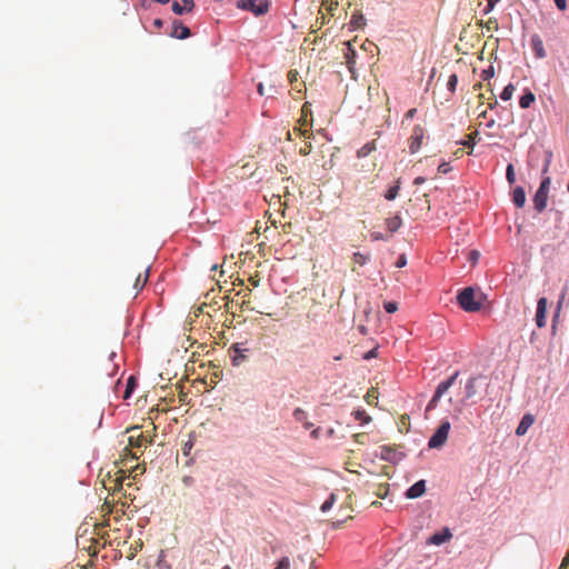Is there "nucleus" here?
I'll return each instance as SVG.
<instances>
[{"label":"nucleus","mask_w":569,"mask_h":569,"mask_svg":"<svg viewBox=\"0 0 569 569\" xmlns=\"http://www.w3.org/2000/svg\"><path fill=\"white\" fill-rule=\"evenodd\" d=\"M169 34L177 39H187L190 36V29L183 26L180 21L173 20Z\"/></svg>","instance_id":"obj_9"},{"label":"nucleus","mask_w":569,"mask_h":569,"mask_svg":"<svg viewBox=\"0 0 569 569\" xmlns=\"http://www.w3.org/2000/svg\"><path fill=\"white\" fill-rule=\"evenodd\" d=\"M450 538L451 533L449 532V530H446L443 533H435L433 536H431L430 542L439 546L449 540Z\"/></svg>","instance_id":"obj_22"},{"label":"nucleus","mask_w":569,"mask_h":569,"mask_svg":"<svg viewBox=\"0 0 569 569\" xmlns=\"http://www.w3.org/2000/svg\"><path fill=\"white\" fill-rule=\"evenodd\" d=\"M536 100V96L531 91H527L525 94L520 97L519 106L522 109L529 108Z\"/></svg>","instance_id":"obj_20"},{"label":"nucleus","mask_w":569,"mask_h":569,"mask_svg":"<svg viewBox=\"0 0 569 569\" xmlns=\"http://www.w3.org/2000/svg\"><path fill=\"white\" fill-rule=\"evenodd\" d=\"M512 201L517 208H522L526 203V192L522 187H516L512 192Z\"/></svg>","instance_id":"obj_17"},{"label":"nucleus","mask_w":569,"mask_h":569,"mask_svg":"<svg viewBox=\"0 0 569 569\" xmlns=\"http://www.w3.org/2000/svg\"><path fill=\"white\" fill-rule=\"evenodd\" d=\"M246 297L247 293H242V290H240L227 302V310L232 316V321L236 320L234 327L244 323L247 320L246 312L249 307Z\"/></svg>","instance_id":"obj_1"},{"label":"nucleus","mask_w":569,"mask_h":569,"mask_svg":"<svg viewBox=\"0 0 569 569\" xmlns=\"http://www.w3.org/2000/svg\"><path fill=\"white\" fill-rule=\"evenodd\" d=\"M336 500H337L336 495L331 493L329 496V498L322 503V506L320 508L321 511L322 512L329 511L332 508V506L335 505Z\"/></svg>","instance_id":"obj_29"},{"label":"nucleus","mask_w":569,"mask_h":569,"mask_svg":"<svg viewBox=\"0 0 569 569\" xmlns=\"http://www.w3.org/2000/svg\"><path fill=\"white\" fill-rule=\"evenodd\" d=\"M352 415L355 419L361 423H368L371 420L370 416H368L365 410H356Z\"/></svg>","instance_id":"obj_28"},{"label":"nucleus","mask_w":569,"mask_h":569,"mask_svg":"<svg viewBox=\"0 0 569 569\" xmlns=\"http://www.w3.org/2000/svg\"><path fill=\"white\" fill-rule=\"evenodd\" d=\"M533 423V417L531 415H526L523 416V418L521 419L520 423L518 425L517 429H516V435L517 436H523L528 428Z\"/></svg>","instance_id":"obj_18"},{"label":"nucleus","mask_w":569,"mask_h":569,"mask_svg":"<svg viewBox=\"0 0 569 569\" xmlns=\"http://www.w3.org/2000/svg\"><path fill=\"white\" fill-rule=\"evenodd\" d=\"M493 73H495V72H493V68H492V67H489L488 69H486V70H483V71H482L481 77H482V79H483V80H488V79H490L491 77H493Z\"/></svg>","instance_id":"obj_38"},{"label":"nucleus","mask_w":569,"mask_h":569,"mask_svg":"<svg viewBox=\"0 0 569 569\" xmlns=\"http://www.w3.org/2000/svg\"><path fill=\"white\" fill-rule=\"evenodd\" d=\"M371 236L375 240H385V237L379 232H373Z\"/></svg>","instance_id":"obj_48"},{"label":"nucleus","mask_w":569,"mask_h":569,"mask_svg":"<svg viewBox=\"0 0 569 569\" xmlns=\"http://www.w3.org/2000/svg\"><path fill=\"white\" fill-rule=\"evenodd\" d=\"M377 356H378V350H377V348H373V349H371L370 351H368V352L363 356V358H365L366 360H369V359L376 358Z\"/></svg>","instance_id":"obj_41"},{"label":"nucleus","mask_w":569,"mask_h":569,"mask_svg":"<svg viewBox=\"0 0 569 569\" xmlns=\"http://www.w3.org/2000/svg\"><path fill=\"white\" fill-rule=\"evenodd\" d=\"M401 224H402V220H401L400 216H398V214H397V216H395V217L388 218V219L386 220L387 229H388L391 233H393V232L398 231V230H399V228L401 227Z\"/></svg>","instance_id":"obj_19"},{"label":"nucleus","mask_w":569,"mask_h":569,"mask_svg":"<svg viewBox=\"0 0 569 569\" xmlns=\"http://www.w3.org/2000/svg\"><path fill=\"white\" fill-rule=\"evenodd\" d=\"M481 377H471L465 386V399H471L478 393L477 382Z\"/></svg>","instance_id":"obj_15"},{"label":"nucleus","mask_w":569,"mask_h":569,"mask_svg":"<svg viewBox=\"0 0 569 569\" xmlns=\"http://www.w3.org/2000/svg\"><path fill=\"white\" fill-rule=\"evenodd\" d=\"M478 134H479L478 131L471 132L470 134L467 136V139L465 141H462L461 143L463 146L472 149L476 144V139H477Z\"/></svg>","instance_id":"obj_30"},{"label":"nucleus","mask_w":569,"mask_h":569,"mask_svg":"<svg viewBox=\"0 0 569 569\" xmlns=\"http://www.w3.org/2000/svg\"><path fill=\"white\" fill-rule=\"evenodd\" d=\"M457 83H458V77H457V74L453 73L449 77L447 87L451 92H455Z\"/></svg>","instance_id":"obj_34"},{"label":"nucleus","mask_w":569,"mask_h":569,"mask_svg":"<svg viewBox=\"0 0 569 569\" xmlns=\"http://www.w3.org/2000/svg\"><path fill=\"white\" fill-rule=\"evenodd\" d=\"M293 417L298 422H303L307 419L308 415L303 409L296 408L293 411Z\"/></svg>","instance_id":"obj_32"},{"label":"nucleus","mask_w":569,"mask_h":569,"mask_svg":"<svg viewBox=\"0 0 569 569\" xmlns=\"http://www.w3.org/2000/svg\"><path fill=\"white\" fill-rule=\"evenodd\" d=\"M257 89H258L259 94H261V96H263V94H264L262 83H259V84H258V87H257Z\"/></svg>","instance_id":"obj_54"},{"label":"nucleus","mask_w":569,"mask_h":569,"mask_svg":"<svg viewBox=\"0 0 569 569\" xmlns=\"http://www.w3.org/2000/svg\"><path fill=\"white\" fill-rule=\"evenodd\" d=\"M559 315L557 313L552 319V330H556V320L558 319Z\"/></svg>","instance_id":"obj_56"},{"label":"nucleus","mask_w":569,"mask_h":569,"mask_svg":"<svg viewBox=\"0 0 569 569\" xmlns=\"http://www.w3.org/2000/svg\"><path fill=\"white\" fill-rule=\"evenodd\" d=\"M162 569H170V567L168 565H166V566H162Z\"/></svg>","instance_id":"obj_64"},{"label":"nucleus","mask_w":569,"mask_h":569,"mask_svg":"<svg viewBox=\"0 0 569 569\" xmlns=\"http://www.w3.org/2000/svg\"><path fill=\"white\" fill-rule=\"evenodd\" d=\"M271 0H251V13L263 16L269 12Z\"/></svg>","instance_id":"obj_10"},{"label":"nucleus","mask_w":569,"mask_h":569,"mask_svg":"<svg viewBox=\"0 0 569 569\" xmlns=\"http://www.w3.org/2000/svg\"><path fill=\"white\" fill-rule=\"evenodd\" d=\"M506 178L509 183H513L516 181V174H515V169H513L512 164H508L507 170H506Z\"/></svg>","instance_id":"obj_33"},{"label":"nucleus","mask_w":569,"mask_h":569,"mask_svg":"<svg viewBox=\"0 0 569 569\" xmlns=\"http://www.w3.org/2000/svg\"><path fill=\"white\" fill-rule=\"evenodd\" d=\"M194 2H172V11L176 14L189 13L193 10Z\"/></svg>","instance_id":"obj_16"},{"label":"nucleus","mask_w":569,"mask_h":569,"mask_svg":"<svg viewBox=\"0 0 569 569\" xmlns=\"http://www.w3.org/2000/svg\"><path fill=\"white\" fill-rule=\"evenodd\" d=\"M236 280L239 281V284L243 286V283H244L243 279L237 278Z\"/></svg>","instance_id":"obj_61"},{"label":"nucleus","mask_w":569,"mask_h":569,"mask_svg":"<svg viewBox=\"0 0 569 569\" xmlns=\"http://www.w3.org/2000/svg\"><path fill=\"white\" fill-rule=\"evenodd\" d=\"M311 436L317 439L319 437V429L312 430Z\"/></svg>","instance_id":"obj_55"},{"label":"nucleus","mask_w":569,"mask_h":569,"mask_svg":"<svg viewBox=\"0 0 569 569\" xmlns=\"http://www.w3.org/2000/svg\"><path fill=\"white\" fill-rule=\"evenodd\" d=\"M312 146L310 142H306L303 147L300 148L299 153L301 156H307L311 152Z\"/></svg>","instance_id":"obj_37"},{"label":"nucleus","mask_w":569,"mask_h":569,"mask_svg":"<svg viewBox=\"0 0 569 569\" xmlns=\"http://www.w3.org/2000/svg\"><path fill=\"white\" fill-rule=\"evenodd\" d=\"M132 435L129 437V445L134 448L142 447L146 442L151 443V440L147 441L139 427H133L131 430Z\"/></svg>","instance_id":"obj_11"},{"label":"nucleus","mask_w":569,"mask_h":569,"mask_svg":"<svg viewBox=\"0 0 569 569\" xmlns=\"http://www.w3.org/2000/svg\"><path fill=\"white\" fill-rule=\"evenodd\" d=\"M251 287H257L258 282L253 279V277L250 278Z\"/></svg>","instance_id":"obj_57"},{"label":"nucleus","mask_w":569,"mask_h":569,"mask_svg":"<svg viewBox=\"0 0 569 569\" xmlns=\"http://www.w3.org/2000/svg\"><path fill=\"white\" fill-rule=\"evenodd\" d=\"M190 480H191V479H190L189 477H186V478L183 479V482L188 485V483L190 482Z\"/></svg>","instance_id":"obj_60"},{"label":"nucleus","mask_w":569,"mask_h":569,"mask_svg":"<svg viewBox=\"0 0 569 569\" xmlns=\"http://www.w3.org/2000/svg\"><path fill=\"white\" fill-rule=\"evenodd\" d=\"M426 182V178L423 177H417L415 180H413V184L416 186H419V184H422Z\"/></svg>","instance_id":"obj_46"},{"label":"nucleus","mask_w":569,"mask_h":569,"mask_svg":"<svg viewBox=\"0 0 569 569\" xmlns=\"http://www.w3.org/2000/svg\"><path fill=\"white\" fill-rule=\"evenodd\" d=\"M162 24H163V21H162L161 19H156V20L153 21V26H154L156 28H161V27H162Z\"/></svg>","instance_id":"obj_50"},{"label":"nucleus","mask_w":569,"mask_h":569,"mask_svg":"<svg viewBox=\"0 0 569 569\" xmlns=\"http://www.w3.org/2000/svg\"><path fill=\"white\" fill-rule=\"evenodd\" d=\"M352 260L358 266H365L367 263V261H368V257L362 254L361 252H355L353 257H352Z\"/></svg>","instance_id":"obj_31"},{"label":"nucleus","mask_w":569,"mask_h":569,"mask_svg":"<svg viewBox=\"0 0 569 569\" xmlns=\"http://www.w3.org/2000/svg\"><path fill=\"white\" fill-rule=\"evenodd\" d=\"M416 113H417L416 108L409 109L405 114L402 123H405L406 120H411L416 116Z\"/></svg>","instance_id":"obj_39"},{"label":"nucleus","mask_w":569,"mask_h":569,"mask_svg":"<svg viewBox=\"0 0 569 569\" xmlns=\"http://www.w3.org/2000/svg\"><path fill=\"white\" fill-rule=\"evenodd\" d=\"M302 423L306 429H310L312 427V423L309 422L307 419Z\"/></svg>","instance_id":"obj_53"},{"label":"nucleus","mask_w":569,"mask_h":569,"mask_svg":"<svg viewBox=\"0 0 569 569\" xmlns=\"http://www.w3.org/2000/svg\"><path fill=\"white\" fill-rule=\"evenodd\" d=\"M247 342H236L232 343L228 349V356L231 362V366L237 368L247 362L248 359Z\"/></svg>","instance_id":"obj_3"},{"label":"nucleus","mask_w":569,"mask_h":569,"mask_svg":"<svg viewBox=\"0 0 569 569\" xmlns=\"http://www.w3.org/2000/svg\"><path fill=\"white\" fill-rule=\"evenodd\" d=\"M496 106H497V100H496V99H493V102H490V103H489V107L492 109V108H495Z\"/></svg>","instance_id":"obj_58"},{"label":"nucleus","mask_w":569,"mask_h":569,"mask_svg":"<svg viewBox=\"0 0 569 569\" xmlns=\"http://www.w3.org/2000/svg\"><path fill=\"white\" fill-rule=\"evenodd\" d=\"M407 264V258L405 254H400L397 262H396V267L397 268H402Z\"/></svg>","instance_id":"obj_40"},{"label":"nucleus","mask_w":569,"mask_h":569,"mask_svg":"<svg viewBox=\"0 0 569 569\" xmlns=\"http://www.w3.org/2000/svg\"><path fill=\"white\" fill-rule=\"evenodd\" d=\"M457 300L459 306L467 312H476L481 308V302L475 300V290L471 287L462 289L458 293Z\"/></svg>","instance_id":"obj_2"},{"label":"nucleus","mask_w":569,"mask_h":569,"mask_svg":"<svg viewBox=\"0 0 569 569\" xmlns=\"http://www.w3.org/2000/svg\"><path fill=\"white\" fill-rule=\"evenodd\" d=\"M513 92H515V86L512 83H509L508 86H506L503 88L502 92L500 93V98L503 101H508L512 98Z\"/></svg>","instance_id":"obj_26"},{"label":"nucleus","mask_w":569,"mask_h":569,"mask_svg":"<svg viewBox=\"0 0 569 569\" xmlns=\"http://www.w3.org/2000/svg\"><path fill=\"white\" fill-rule=\"evenodd\" d=\"M555 3L559 10H565L567 8L566 0H555Z\"/></svg>","instance_id":"obj_44"},{"label":"nucleus","mask_w":569,"mask_h":569,"mask_svg":"<svg viewBox=\"0 0 569 569\" xmlns=\"http://www.w3.org/2000/svg\"><path fill=\"white\" fill-rule=\"evenodd\" d=\"M375 150H376V141H370L368 143H366L365 146H362L357 151V156H358V158H365V157L369 156Z\"/></svg>","instance_id":"obj_21"},{"label":"nucleus","mask_w":569,"mask_h":569,"mask_svg":"<svg viewBox=\"0 0 569 569\" xmlns=\"http://www.w3.org/2000/svg\"><path fill=\"white\" fill-rule=\"evenodd\" d=\"M569 565V551L568 555L562 559L559 569H567Z\"/></svg>","instance_id":"obj_45"},{"label":"nucleus","mask_w":569,"mask_h":569,"mask_svg":"<svg viewBox=\"0 0 569 569\" xmlns=\"http://www.w3.org/2000/svg\"><path fill=\"white\" fill-rule=\"evenodd\" d=\"M371 505H372V506H379V505H380V502H379V501H373Z\"/></svg>","instance_id":"obj_63"},{"label":"nucleus","mask_w":569,"mask_h":569,"mask_svg":"<svg viewBox=\"0 0 569 569\" xmlns=\"http://www.w3.org/2000/svg\"><path fill=\"white\" fill-rule=\"evenodd\" d=\"M124 479H126V477H124V476H121V477L117 478V479H116L117 485H118L119 487H121V486H122V482H123V480H124Z\"/></svg>","instance_id":"obj_51"},{"label":"nucleus","mask_w":569,"mask_h":569,"mask_svg":"<svg viewBox=\"0 0 569 569\" xmlns=\"http://www.w3.org/2000/svg\"><path fill=\"white\" fill-rule=\"evenodd\" d=\"M399 183H400V181L398 180V181H397V183H396L395 186L390 187V188L387 190V192H386V194H385V198H386L387 200L391 201V200H395V199L397 198V196H398V193H399V189H400V184H399Z\"/></svg>","instance_id":"obj_24"},{"label":"nucleus","mask_w":569,"mask_h":569,"mask_svg":"<svg viewBox=\"0 0 569 569\" xmlns=\"http://www.w3.org/2000/svg\"><path fill=\"white\" fill-rule=\"evenodd\" d=\"M549 164H550V159L548 158L545 163L543 170H542L543 173H546L548 171Z\"/></svg>","instance_id":"obj_52"},{"label":"nucleus","mask_w":569,"mask_h":569,"mask_svg":"<svg viewBox=\"0 0 569 569\" xmlns=\"http://www.w3.org/2000/svg\"><path fill=\"white\" fill-rule=\"evenodd\" d=\"M136 387H137V379L133 376H130L127 380L123 399H129Z\"/></svg>","instance_id":"obj_23"},{"label":"nucleus","mask_w":569,"mask_h":569,"mask_svg":"<svg viewBox=\"0 0 569 569\" xmlns=\"http://www.w3.org/2000/svg\"><path fill=\"white\" fill-rule=\"evenodd\" d=\"M238 7L242 10H249V2H238Z\"/></svg>","instance_id":"obj_49"},{"label":"nucleus","mask_w":569,"mask_h":569,"mask_svg":"<svg viewBox=\"0 0 569 569\" xmlns=\"http://www.w3.org/2000/svg\"><path fill=\"white\" fill-rule=\"evenodd\" d=\"M450 431V422L442 421L432 437L429 439L428 446L429 448H440L445 445L448 439V435Z\"/></svg>","instance_id":"obj_6"},{"label":"nucleus","mask_w":569,"mask_h":569,"mask_svg":"<svg viewBox=\"0 0 569 569\" xmlns=\"http://www.w3.org/2000/svg\"><path fill=\"white\" fill-rule=\"evenodd\" d=\"M274 569H290V559L288 557L281 558Z\"/></svg>","instance_id":"obj_35"},{"label":"nucleus","mask_w":569,"mask_h":569,"mask_svg":"<svg viewBox=\"0 0 569 569\" xmlns=\"http://www.w3.org/2000/svg\"><path fill=\"white\" fill-rule=\"evenodd\" d=\"M498 1L499 0H487V7H486L485 12L488 13L489 11H491Z\"/></svg>","instance_id":"obj_43"},{"label":"nucleus","mask_w":569,"mask_h":569,"mask_svg":"<svg viewBox=\"0 0 569 569\" xmlns=\"http://www.w3.org/2000/svg\"><path fill=\"white\" fill-rule=\"evenodd\" d=\"M423 137L425 129L419 124L415 126L409 138V150L411 153L418 152V150L421 148Z\"/></svg>","instance_id":"obj_7"},{"label":"nucleus","mask_w":569,"mask_h":569,"mask_svg":"<svg viewBox=\"0 0 569 569\" xmlns=\"http://www.w3.org/2000/svg\"><path fill=\"white\" fill-rule=\"evenodd\" d=\"M548 300L542 297L537 302V311L535 321L538 328H543L546 326V313H547Z\"/></svg>","instance_id":"obj_8"},{"label":"nucleus","mask_w":569,"mask_h":569,"mask_svg":"<svg viewBox=\"0 0 569 569\" xmlns=\"http://www.w3.org/2000/svg\"><path fill=\"white\" fill-rule=\"evenodd\" d=\"M352 23L356 24V26H359V20L358 19L356 20L355 17H353L352 18Z\"/></svg>","instance_id":"obj_59"},{"label":"nucleus","mask_w":569,"mask_h":569,"mask_svg":"<svg viewBox=\"0 0 569 569\" xmlns=\"http://www.w3.org/2000/svg\"><path fill=\"white\" fill-rule=\"evenodd\" d=\"M426 492V481L419 480L413 483L406 492V497L409 499H416L421 497Z\"/></svg>","instance_id":"obj_13"},{"label":"nucleus","mask_w":569,"mask_h":569,"mask_svg":"<svg viewBox=\"0 0 569 569\" xmlns=\"http://www.w3.org/2000/svg\"><path fill=\"white\" fill-rule=\"evenodd\" d=\"M299 73L297 70H290L288 72V80L291 84V89L297 91L298 93H302L306 89V84L303 81H299Z\"/></svg>","instance_id":"obj_14"},{"label":"nucleus","mask_w":569,"mask_h":569,"mask_svg":"<svg viewBox=\"0 0 569 569\" xmlns=\"http://www.w3.org/2000/svg\"><path fill=\"white\" fill-rule=\"evenodd\" d=\"M530 43L537 59L546 58L547 53L543 47L542 39L539 34L531 36Z\"/></svg>","instance_id":"obj_12"},{"label":"nucleus","mask_w":569,"mask_h":569,"mask_svg":"<svg viewBox=\"0 0 569 569\" xmlns=\"http://www.w3.org/2000/svg\"><path fill=\"white\" fill-rule=\"evenodd\" d=\"M388 492H389V485L388 483H380L377 486L376 490L373 491V493L376 496H378L379 498H386L388 496Z\"/></svg>","instance_id":"obj_27"},{"label":"nucleus","mask_w":569,"mask_h":569,"mask_svg":"<svg viewBox=\"0 0 569 569\" xmlns=\"http://www.w3.org/2000/svg\"><path fill=\"white\" fill-rule=\"evenodd\" d=\"M438 171L440 173H448L450 171V167H449V164L447 162H442V163L439 164Z\"/></svg>","instance_id":"obj_42"},{"label":"nucleus","mask_w":569,"mask_h":569,"mask_svg":"<svg viewBox=\"0 0 569 569\" xmlns=\"http://www.w3.org/2000/svg\"><path fill=\"white\" fill-rule=\"evenodd\" d=\"M550 184V177H545L533 197V207L538 212H542L547 207Z\"/></svg>","instance_id":"obj_4"},{"label":"nucleus","mask_w":569,"mask_h":569,"mask_svg":"<svg viewBox=\"0 0 569 569\" xmlns=\"http://www.w3.org/2000/svg\"><path fill=\"white\" fill-rule=\"evenodd\" d=\"M217 269H218L217 264H213L212 268H211L212 271H217Z\"/></svg>","instance_id":"obj_62"},{"label":"nucleus","mask_w":569,"mask_h":569,"mask_svg":"<svg viewBox=\"0 0 569 569\" xmlns=\"http://www.w3.org/2000/svg\"><path fill=\"white\" fill-rule=\"evenodd\" d=\"M148 278H149L148 269L146 270V273L143 277H142V274H138L136 282H134V289L138 291L141 290L144 287V284L147 283Z\"/></svg>","instance_id":"obj_25"},{"label":"nucleus","mask_w":569,"mask_h":569,"mask_svg":"<svg viewBox=\"0 0 569 569\" xmlns=\"http://www.w3.org/2000/svg\"><path fill=\"white\" fill-rule=\"evenodd\" d=\"M478 258H479V252H478V251H475V250H473V251H471V252H470V259H471L473 262H476V261L478 260Z\"/></svg>","instance_id":"obj_47"},{"label":"nucleus","mask_w":569,"mask_h":569,"mask_svg":"<svg viewBox=\"0 0 569 569\" xmlns=\"http://www.w3.org/2000/svg\"><path fill=\"white\" fill-rule=\"evenodd\" d=\"M383 308L388 313H393L398 310V305L395 301H387L385 302Z\"/></svg>","instance_id":"obj_36"},{"label":"nucleus","mask_w":569,"mask_h":569,"mask_svg":"<svg viewBox=\"0 0 569 569\" xmlns=\"http://www.w3.org/2000/svg\"><path fill=\"white\" fill-rule=\"evenodd\" d=\"M459 376V371H456L451 377H449L447 380L440 382L436 389V392L431 400L429 401L427 406V410H431L436 408L439 399L453 386L456 379Z\"/></svg>","instance_id":"obj_5"}]
</instances>
